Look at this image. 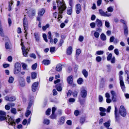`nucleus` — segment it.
<instances>
[{"label": "nucleus", "mask_w": 129, "mask_h": 129, "mask_svg": "<svg viewBox=\"0 0 129 129\" xmlns=\"http://www.w3.org/2000/svg\"><path fill=\"white\" fill-rule=\"evenodd\" d=\"M69 3L70 6H71L70 7L72 8L73 6V0H69Z\"/></svg>", "instance_id": "obj_58"}, {"label": "nucleus", "mask_w": 129, "mask_h": 129, "mask_svg": "<svg viewBox=\"0 0 129 129\" xmlns=\"http://www.w3.org/2000/svg\"><path fill=\"white\" fill-rule=\"evenodd\" d=\"M37 66V63H35L31 67H32V69L34 70H35L36 69Z\"/></svg>", "instance_id": "obj_50"}, {"label": "nucleus", "mask_w": 129, "mask_h": 129, "mask_svg": "<svg viewBox=\"0 0 129 129\" xmlns=\"http://www.w3.org/2000/svg\"><path fill=\"white\" fill-rule=\"evenodd\" d=\"M19 82L20 86L22 87H24L25 85L24 78L22 77H20L19 79Z\"/></svg>", "instance_id": "obj_13"}, {"label": "nucleus", "mask_w": 129, "mask_h": 129, "mask_svg": "<svg viewBox=\"0 0 129 129\" xmlns=\"http://www.w3.org/2000/svg\"><path fill=\"white\" fill-rule=\"evenodd\" d=\"M28 49H27L26 50H25L23 51V55L25 56L26 57L27 56V54L28 53L27 51H28Z\"/></svg>", "instance_id": "obj_40"}, {"label": "nucleus", "mask_w": 129, "mask_h": 129, "mask_svg": "<svg viewBox=\"0 0 129 129\" xmlns=\"http://www.w3.org/2000/svg\"><path fill=\"white\" fill-rule=\"evenodd\" d=\"M51 109L50 108L48 109L46 111V114L47 115H50V112L51 111Z\"/></svg>", "instance_id": "obj_52"}, {"label": "nucleus", "mask_w": 129, "mask_h": 129, "mask_svg": "<svg viewBox=\"0 0 129 129\" xmlns=\"http://www.w3.org/2000/svg\"><path fill=\"white\" fill-rule=\"evenodd\" d=\"M37 75V73L35 72H33L31 73V78L33 79H35Z\"/></svg>", "instance_id": "obj_34"}, {"label": "nucleus", "mask_w": 129, "mask_h": 129, "mask_svg": "<svg viewBox=\"0 0 129 129\" xmlns=\"http://www.w3.org/2000/svg\"><path fill=\"white\" fill-rule=\"evenodd\" d=\"M22 67L24 70H27V65L25 63H22Z\"/></svg>", "instance_id": "obj_37"}, {"label": "nucleus", "mask_w": 129, "mask_h": 129, "mask_svg": "<svg viewBox=\"0 0 129 129\" xmlns=\"http://www.w3.org/2000/svg\"><path fill=\"white\" fill-rule=\"evenodd\" d=\"M85 119L84 118L82 117L80 119V122L81 124H82L85 121Z\"/></svg>", "instance_id": "obj_51"}, {"label": "nucleus", "mask_w": 129, "mask_h": 129, "mask_svg": "<svg viewBox=\"0 0 129 129\" xmlns=\"http://www.w3.org/2000/svg\"><path fill=\"white\" fill-rule=\"evenodd\" d=\"M31 98L32 99V100H30L29 102L28 103V107L27 108V110H29L31 106L33 104V99L34 98L33 97H32Z\"/></svg>", "instance_id": "obj_20"}, {"label": "nucleus", "mask_w": 129, "mask_h": 129, "mask_svg": "<svg viewBox=\"0 0 129 129\" xmlns=\"http://www.w3.org/2000/svg\"><path fill=\"white\" fill-rule=\"evenodd\" d=\"M42 63L45 65H47L50 64V61L48 59H44L42 61Z\"/></svg>", "instance_id": "obj_25"}, {"label": "nucleus", "mask_w": 129, "mask_h": 129, "mask_svg": "<svg viewBox=\"0 0 129 129\" xmlns=\"http://www.w3.org/2000/svg\"><path fill=\"white\" fill-rule=\"evenodd\" d=\"M87 94V91L84 88L82 89L80 93L81 96L83 98H85L86 97Z\"/></svg>", "instance_id": "obj_10"}, {"label": "nucleus", "mask_w": 129, "mask_h": 129, "mask_svg": "<svg viewBox=\"0 0 129 129\" xmlns=\"http://www.w3.org/2000/svg\"><path fill=\"white\" fill-rule=\"evenodd\" d=\"M95 24L96 26L100 28L102 26V21L99 19H97L95 21Z\"/></svg>", "instance_id": "obj_18"}, {"label": "nucleus", "mask_w": 129, "mask_h": 129, "mask_svg": "<svg viewBox=\"0 0 129 129\" xmlns=\"http://www.w3.org/2000/svg\"><path fill=\"white\" fill-rule=\"evenodd\" d=\"M55 50V48L54 47H51L50 48V51L51 52H54Z\"/></svg>", "instance_id": "obj_55"}, {"label": "nucleus", "mask_w": 129, "mask_h": 129, "mask_svg": "<svg viewBox=\"0 0 129 129\" xmlns=\"http://www.w3.org/2000/svg\"><path fill=\"white\" fill-rule=\"evenodd\" d=\"M93 34L95 38H99L100 35V34L99 32L94 30H93L91 31V33L90 34L91 36H92L93 35Z\"/></svg>", "instance_id": "obj_16"}, {"label": "nucleus", "mask_w": 129, "mask_h": 129, "mask_svg": "<svg viewBox=\"0 0 129 129\" xmlns=\"http://www.w3.org/2000/svg\"><path fill=\"white\" fill-rule=\"evenodd\" d=\"M15 68L14 69V73L15 74H18L20 71L21 65L19 63H16L15 66Z\"/></svg>", "instance_id": "obj_6"}, {"label": "nucleus", "mask_w": 129, "mask_h": 129, "mask_svg": "<svg viewBox=\"0 0 129 129\" xmlns=\"http://www.w3.org/2000/svg\"><path fill=\"white\" fill-rule=\"evenodd\" d=\"M64 121V118L62 117L60 118V121L59 122V124L60 125L63 124Z\"/></svg>", "instance_id": "obj_31"}, {"label": "nucleus", "mask_w": 129, "mask_h": 129, "mask_svg": "<svg viewBox=\"0 0 129 129\" xmlns=\"http://www.w3.org/2000/svg\"><path fill=\"white\" fill-rule=\"evenodd\" d=\"M124 35L125 36H127L128 32V28L127 25H125V26H124Z\"/></svg>", "instance_id": "obj_26"}, {"label": "nucleus", "mask_w": 129, "mask_h": 129, "mask_svg": "<svg viewBox=\"0 0 129 129\" xmlns=\"http://www.w3.org/2000/svg\"><path fill=\"white\" fill-rule=\"evenodd\" d=\"M72 48L71 46L69 47L67 49V53L68 55H71L72 52Z\"/></svg>", "instance_id": "obj_21"}, {"label": "nucleus", "mask_w": 129, "mask_h": 129, "mask_svg": "<svg viewBox=\"0 0 129 129\" xmlns=\"http://www.w3.org/2000/svg\"><path fill=\"white\" fill-rule=\"evenodd\" d=\"M99 100L100 102H102L103 100V97L101 95H100L99 96Z\"/></svg>", "instance_id": "obj_64"}, {"label": "nucleus", "mask_w": 129, "mask_h": 129, "mask_svg": "<svg viewBox=\"0 0 129 129\" xmlns=\"http://www.w3.org/2000/svg\"><path fill=\"white\" fill-rule=\"evenodd\" d=\"M96 60L98 62H100L101 61L102 58L100 56H97L96 57Z\"/></svg>", "instance_id": "obj_48"}, {"label": "nucleus", "mask_w": 129, "mask_h": 129, "mask_svg": "<svg viewBox=\"0 0 129 129\" xmlns=\"http://www.w3.org/2000/svg\"><path fill=\"white\" fill-rule=\"evenodd\" d=\"M38 85V82H35L34 83L32 86V91L34 92H35L37 89V87Z\"/></svg>", "instance_id": "obj_14"}, {"label": "nucleus", "mask_w": 129, "mask_h": 129, "mask_svg": "<svg viewBox=\"0 0 129 129\" xmlns=\"http://www.w3.org/2000/svg\"><path fill=\"white\" fill-rule=\"evenodd\" d=\"M56 110V108L55 107H53L52 108V113L50 116V118L52 119H56L57 116V114H55V112Z\"/></svg>", "instance_id": "obj_8"}, {"label": "nucleus", "mask_w": 129, "mask_h": 129, "mask_svg": "<svg viewBox=\"0 0 129 129\" xmlns=\"http://www.w3.org/2000/svg\"><path fill=\"white\" fill-rule=\"evenodd\" d=\"M99 110L101 112H104L106 111V109L102 107H100L99 108Z\"/></svg>", "instance_id": "obj_49"}, {"label": "nucleus", "mask_w": 129, "mask_h": 129, "mask_svg": "<svg viewBox=\"0 0 129 129\" xmlns=\"http://www.w3.org/2000/svg\"><path fill=\"white\" fill-rule=\"evenodd\" d=\"M27 13L29 17L31 18L33 16L35 15L36 11L35 10L31 9L28 11Z\"/></svg>", "instance_id": "obj_9"}, {"label": "nucleus", "mask_w": 129, "mask_h": 129, "mask_svg": "<svg viewBox=\"0 0 129 129\" xmlns=\"http://www.w3.org/2000/svg\"><path fill=\"white\" fill-rule=\"evenodd\" d=\"M120 114L123 117H125L126 115V112L125 109L122 105L120 106L119 110Z\"/></svg>", "instance_id": "obj_5"}, {"label": "nucleus", "mask_w": 129, "mask_h": 129, "mask_svg": "<svg viewBox=\"0 0 129 129\" xmlns=\"http://www.w3.org/2000/svg\"><path fill=\"white\" fill-rule=\"evenodd\" d=\"M111 93L112 96V100L113 102L116 101V97H117V94L113 90H111L110 91Z\"/></svg>", "instance_id": "obj_12"}, {"label": "nucleus", "mask_w": 129, "mask_h": 129, "mask_svg": "<svg viewBox=\"0 0 129 129\" xmlns=\"http://www.w3.org/2000/svg\"><path fill=\"white\" fill-rule=\"evenodd\" d=\"M43 123L44 124L48 125L50 123V120L47 119H45L44 120Z\"/></svg>", "instance_id": "obj_32"}, {"label": "nucleus", "mask_w": 129, "mask_h": 129, "mask_svg": "<svg viewBox=\"0 0 129 129\" xmlns=\"http://www.w3.org/2000/svg\"><path fill=\"white\" fill-rule=\"evenodd\" d=\"M83 37L82 36H80L79 37V40L80 42H81L83 41Z\"/></svg>", "instance_id": "obj_62"}, {"label": "nucleus", "mask_w": 129, "mask_h": 129, "mask_svg": "<svg viewBox=\"0 0 129 129\" xmlns=\"http://www.w3.org/2000/svg\"><path fill=\"white\" fill-rule=\"evenodd\" d=\"M82 73L85 78L87 77L88 75V72L85 69H84L82 70Z\"/></svg>", "instance_id": "obj_28"}, {"label": "nucleus", "mask_w": 129, "mask_h": 129, "mask_svg": "<svg viewBox=\"0 0 129 129\" xmlns=\"http://www.w3.org/2000/svg\"><path fill=\"white\" fill-rule=\"evenodd\" d=\"M31 112L29 110H27L25 114V115L26 117H28V116L30 114Z\"/></svg>", "instance_id": "obj_42"}, {"label": "nucleus", "mask_w": 129, "mask_h": 129, "mask_svg": "<svg viewBox=\"0 0 129 129\" xmlns=\"http://www.w3.org/2000/svg\"><path fill=\"white\" fill-rule=\"evenodd\" d=\"M114 47L112 45H110L108 47V49L110 51L112 50L114 48Z\"/></svg>", "instance_id": "obj_63"}, {"label": "nucleus", "mask_w": 129, "mask_h": 129, "mask_svg": "<svg viewBox=\"0 0 129 129\" xmlns=\"http://www.w3.org/2000/svg\"><path fill=\"white\" fill-rule=\"evenodd\" d=\"M79 101L80 102V104L82 106H83L85 104V99H79Z\"/></svg>", "instance_id": "obj_30"}, {"label": "nucleus", "mask_w": 129, "mask_h": 129, "mask_svg": "<svg viewBox=\"0 0 129 129\" xmlns=\"http://www.w3.org/2000/svg\"><path fill=\"white\" fill-rule=\"evenodd\" d=\"M49 25L48 24H47L46 26H43L42 27V29L43 30H45L46 28L49 27Z\"/></svg>", "instance_id": "obj_47"}, {"label": "nucleus", "mask_w": 129, "mask_h": 129, "mask_svg": "<svg viewBox=\"0 0 129 129\" xmlns=\"http://www.w3.org/2000/svg\"><path fill=\"white\" fill-rule=\"evenodd\" d=\"M34 35L36 40L38 42L39 41L40 39V35L38 33H35Z\"/></svg>", "instance_id": "obj_27"}, {"label": "nucleus", "mask_w": 129, "mask_h": 129, "mask_svg": "<svg viewBox=\"0 0 129 129\" xmlns=\"http://www.w3.org/2000/svg\"><path fill=\"white\" fill-rule=\"evenodd\" d=\"M96 54L98 55H102L104 53V51H98L96 52Z\"/></svg>", "instance_id": "obj_46"}, {"label": "nucleus", "mask_w": 129, "mask_h": 129, "mask_svg": "<svg viewBox=\"0 0 129 129\" xmlns=\"http://www.w3.org/2000/svg\"><path fill=\"white\" fill-rule=\"evenodd\" d=\"M23 27L24 28V29L25 30L24 33H25V36L27 39L26 36L27 34V33L26 32V30L28 28L27 27V19L25 17L23 20Z\"/></svg>", "instance_id": "obj_4"}, {"label": "nucleus", "mask_w": 129, "mask_h": 129, "mask_svg": "<svg viewBox=\"0 0 129 129\" xmlns=\"http://www.w3.org/2000/svg\"><path fill=\"white\" fill-rule=\"evenodd\" d=\"M107 10L108 12H112L113 11V9L112 7L110 6L107 8Z\"/></svg>", "instance_id": "obj_39"}, {"label": "nucleus", "mask_w": 129, "mask_h": 129, "mask_svg": "<svg viewBox=\"0 0 129 129\" xmlns=\"http://www.w3.org/2000/svg\"><path fill=\"white\" fill-rule=\"evenodd\" d=\"M62 65L60 64H58L56 67V70L58 72L62 70Z\"/></svg>", "instance_id": "obj_24"}, {"label": "nucleus", "mask_w": 129, "mask_h": 129, "mask_svg": "<svg viewBox=\"0 0 129 129\" xmlns=\"http://www.w3.org/2000/svg\"><path fill=\"white\" fill-rule=\"evenodd\" d=\"M104 125L107 127H108L110 125L109 122L108 121L104 123Z\"/></svg>", "instance_id": "obj_43"}, {"label": "nucleus", "mask_w": 129, "mask_h": 129, "mask_svg": "<svg viewBox=\"0 0 129 129\" xmlns=\"http://www.w3.org/2000/svg\"><path fill=\"white\" fill-rule=\"evenodd\" d=\"M26 80L28 83H29L30 82V77L29 76L27 77L26 78Z\"/></svg>", "instance_id": "obj_61"}, {"label": "nucleus", "mask_w": 129, "mask_h": 129, "mask_svg": "<svg viewBox=\"0 0 129 129\" xmlns=\"http://www.w3.org/2000/svg\"><path fill=\"white\" fill-rule=\"evenodd\" d=\"M43 38L45 41L46 42H48V40L47 39L46 35V34H44L43 35Z\"/></svg>", "instance_id": "obj_56"}, {"label": "nucleus", "mask_w": 129, "mask_h": 129, "mask_svg": "<svg viewBox=\"0 0 129 129\" xmlns=\"http://www.w3.org/2000/svg\"><path fill=\"white\" fill-rule=\"evenodd\" d=\"M114 52L117 55H118L119 54V53L118 51V50L117 49H114Z\"/></svg>", "instance_id": "obj_59"}, {"label": "nucleus", "mask_w": 129, "mask_h": 129, "mask_svg": "<svg viewBox=\"0 0 129 129\" xmlns=\"http://www.w3.org/2000/svg\"><path fill=\"white\" fill-rule=\"evenodd\" d=\"M117 110L116 107H115V121H118L119 119V116L117 113Z\"/></svg>", "instance_id": "obj_15"}, {"label": "nucleus", "mask_w": 129, "mask_h": 129, "mask_svg": "<svg viewBox=\"0 0 129 129\" xmlns=\"http://www.w3.org/2000/svg\"><path fill=\"white\" fill-rule=\"evenodd\" d=\"M112 56V54L111 53H109L107 57V60L108 61H110L111 59Z\"/></svg>", "instance_id": "obj_45"}, {"label": "nucleus", "mask_w": 129, "mask_h": 129, "mask_svg": "<svg viewBox=\"0 0 129 129\" xmlns=\"http://www.w3.org/2000/svg\"><path fill=\"white\" fill-rule=\"evenodd\" d=\"M5 99L6 101L12 102L15 101L16 100V98L14 96L9 97L8 96H7L5 97Z\"/></svg>", "instance_id": "obj_11"}, {"label": "nucleus", "mask_w": 129, "mask_h": 129, "mask_svg": "<svg viewBox=\"0 0 129 129\" xmlns=\"http://www.w3.org/2000/svg\"><path fill=\"white\" fill-rule=\"evenodd\" d=\"M90 25L91 28H93L95 27V24L94 22H92L90 23Z\"/></svg>", "instance_id": "obj_57"}, {"label": "nucleus", "mask_w": 129, "mask_h": 129, "mask_svg": "<svg viewBox=\"0 0 129 129\" xmlns=\"http://www.w3.org/2000/svg\"><path fill=\"white\" fill-rule=\"evenodd\" d=\"M8 116L9 117L8 123L9 125L12 126L15 125L16 124V122L18 123L20 121V118H18L15 120L14 117H12L10 116L9 117L8 115Z\"/></svg>", "instance_id": "obj_2"}, {"label": "nucleus", "mask_w": 129, "mask_h": 129, "mask_svg": "<svg viewBox=\"0 0 129 129\" xmlns=\"http://www.w3.org/2000/svg\"><path fill=\"white\" fill-rule=\"evenodd\" d=\"M99 12L100 14L104 16L105 12L102 10L100 9L99 10Z\"/></svg>", "instance_id": "obj_44"}, {"label": "nucleus", "mask_w": 129, "mask_h": 129, "mask_svg": "<svg viewBox=\"0 0 129 129\" xmlns=\"http://www.w3.org/2000/svg\"><path fill=\"white\" fill-rule=\"evenodd\" d=\"M100 37L102 41H104L106 40V36L104 33H102L101 34L100 36Z\"/></svg>", "instance_id": "obj_29"}, {"label": "nucleus", "mask_w": 129, "mask_h": 129, "mask_svg": "<svg viewBox=\"0 0 129 129\" xmlns=\"http://www.w3.org/2000/svg\"><path fill=\"white\" fill-rule=\"evenodd\" d=\"M67 13L69 15H71L72 13V8L68 7L67 9Z\"/></svg>", "instance_id": "obj_33"}, {"label": "nucleus", "mask_w": 129, "mask_h": 129, "mask_svg": "<svg viewBox=\"0 0 129 129\" xmlns=\"http://www.w3.org/2000/svg\"><path fill=\"white\" fill-rule=\"evenodd\" d=\"M11 112L12 114L14 115L16 114L17 113V111L16 109L15 108H12L11 109Z\"/></svg>", "instance_id": "obj_35"}, {"label": "nucleus", "mask_w": 129, "mask_h": 129, "mask_svg": "<svg viewBox=\"0 0 129 129\" xmlns=\"http://www.w3.org/2000/svg\"><path fill=\"white\" fill-rule=\"evenodd\" d=\"M83 80V79L81 78H80L77 80V82L79 84H81L82 83Z\"/></svg>", "instance_id": "obj_36"}, {"label": "nucleus", "mask_w": 129, "mask_h": 129, "mask_svg": "<svg viewBox=\"0 0 129 129\" xmlns=\"http://www.w3.org/2000/svg\"><path fill=\"white\" fill-rule=\"evenodd\" d=\"M123 74V72L122 71H120L119 72V80L120 83L121 87L122 90L124 91L125 89V86L123 81V79L122 76H121Z\"/></svg>", "instance_id": "obj_3"}, {"label": "nucleus", "mask_w": 129, "mask_h": 129, "mask_svg": "<svg viewBox=\"0 0 129 129\" xmlns=\"http://www.w3.org/2000/svg\"><path fill=\"white\" fill-rule=\"evenodd\" d=\"M81 52V50L80 49H77L76 50V55L78 56V55L80 54Z\"/></svg>", "instance_id": "obj_54"}, {"label": "nucleus", "mask_w": 129, "mask_h": 129, "mask_svg": "<svg viewBox=\"0 0 129 129\" xmlns=\"http://www.w3.org/2000/svg\"><path fill=\"white\" fill-rule=\"evenodd\" d=\"M45 12V10L43 8L39 10V11L38 14L39 16H42Z\"/></svg>", "instance_id": "obj_22"}, {"label": "nucleus", "mask_w": 129, "mask_h": 129, "mask_svg": "<svg viewBox=\"0 0 129 129\" xmlns=\"http://www.w3.org/2000/svg\"><path fill=\"white\" fill-rule=\"evenodd\" d=\"M73 78L72 76H70L68 77L67 78L68 83L70 84H72L73 82Z\"/></svg>", "instance_id": "obj_19"}, {"label": "nucleus", "mask_w": 129, "mask_h": 129, "mask_svg": "<svg viewBox=\"0 0 129 129\" xmlns=\"http://www.w3.org/2000/svg\"><path fill=\"white\" fill-rule=\"evenodd\" d=\"M79 113L80 112L79 111L76 110L74 111V114L75 115L77 116L79 115Z\"/></svg>", "instance_id": "obj_53"}, {"label": "nucleus", "mask_w": 129, "mask_h": 129, "mask_svg": "<svg viewBox=\"0 0 129 129\" xmlns=\"http://www.w3.org/2000/svg\"><path fill=\"white\" fill-rule=\"evenodd\" d=\"M56 88L58 91H61L62 90L61 84L60 83L56 84Z\"/></svg>", "instance_id": "obj_23"}, {"label": "nucleus", "mask_w": 129, "mask_h": 129, "mask_svg": "<svg viewBox=\"0 0 129 129\" xmlns=\"http://www.w3.org/2000/svg\"><path fill=\"white\" fill-rule=\"evenodd\" d=\"M105 26L107 27H109L110 26V23L109 22L105 21Z\"/></svg>", "instance_id": "obj_60"}, {"label": "nucleus", "mask_w": 129, "mask_h": 129, "mask_svg": "<svg viewBox=\"0 0 129 129\" xmlns=\"http://www.w3.org/2000/svg\"><path fill=\"white\" fill-rule=\"evenodd\" d=\"M6 113L4 111H0V120L3 121L7 120V118L6 117Z\"/></svg>", "instance_id": "obj_7"}, {"label": "nucleus", "mask_w": 129, "mask_h": 129, "mask_svg": "<svg viewBox=\"0 0 129 129\" xmlns=\"http://www.w3.org/2000/svg\"><path fill=\"white\" fill-rule=\"evenodd\" d=\"M14 80V78L13 77L11 76L9 77L8 80V82L10 83H13Z\"/></svg>", "instance_id": "obj_38"}, {"label": "nucleus", "mask_w": 129, "mask_h": 129, "mask_svg": "<svg viewBox=\"0 0 129 129\" xmlns=\"http://www.w3.org/2000/svg\"><path fill=\"white\" fill-rule=\"evenodd\" d=\"M111 15V14L110 13H108V12L106 11L105 12L104 16L105 17H109Z\"/></svg>", "instance_id": "obj_41"}, {"label": "nucleus", "mask_w": 129, "mask_h": 129, "mask_svg": "<svg viewBox=\"0 0 129 129\" xmlns=\"http://www.w3.org/2000/svg\"><path fill=\"white\" fill-rule=\"evenodd\" d=\"M81 5L78 4L76 5V12L77 14L80 13L81 10Z\"/></svg>", "instance_id": "obj_17"}, {"label": "nucleus", "mask_w": 129, "mask_h": 129, "mask_svg": "<svg viewBox=\"0 0 129 129\" xmlns=\"http://www.w3.org/2000/svg\"><path fill=\"white\" fill-rule=\"evenodd\" d=\"M56 3L57 5V7L59 11V13L61 14L63 11L65 10L66 8L65 4L63 2L56 0Z\"/></svg>", "instance_id": "obj_1"}]
</instances>
